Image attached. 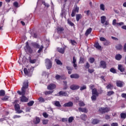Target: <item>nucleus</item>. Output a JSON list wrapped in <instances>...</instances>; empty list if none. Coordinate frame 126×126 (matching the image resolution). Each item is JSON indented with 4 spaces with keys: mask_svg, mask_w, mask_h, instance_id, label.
<instances>
[{
    "mask_svg": "<svg viewBox=\"0 0 126 126\" xmlns=\"http://www.w3.org/2000/svg\"><path fill=\"white\" fill-rule=\"evenodd\" d=\"M120 117L122 120H125V119L126 118V113H121Z\"/></svg>",
    "mask_w": 126,
    "mask_h": 126,
    "instance_id": "nucleus-25",
    "label": "nucleus"
},
{
    "mask_svg": "<svg viewBox=\"0 0 126 126\" xmlns=\"http://www.w3.org/2000/svg\"><path fill=\"white\" fill-rule=\"evenodd\" d=\"M118 69L120 70L121 72H124V71H125V67L122 64L118 65Z\"/></svg>",
    "mask_w": 126,
    "mask_h": 126,
    "instance_id": "nucleus-19",
    "label": "nucleus"
},
{
    "mask_svg": "<svg viewBox=\"0 0 126 126\" xmlns=\"http://www.w3.org/2000/svg\"><path fill=\"white\" fill-rule=\"evenodd\" d=\"M32 47H34V48H36L37 49H39V50L37 51L38 54H40L41 52H43V49H44V46L41 45V46H40V45H39V44L36 42L32 43Z\"/></svg>",
    "mask_w": 126,
    "mask_h": 126,
    "instance_id": "nucleus-2",
    "label": "nucleus"
},
{
    "mask_svg": "<svg viewBox=\"0 0 126 126\" xmlns=\"http://www.w3.org/2000/svg\"><path fill=\"white\" fill-rule=\"evenodd\" d=\"M85 67L86 68H89V67H90V64H89V63L88 62H87L86 63V65H85Z\"/></svg>",
    "mask_w": 126,
    "mask_h": 126,
    "instance_id": "nucleus-50",
    "label": "nucleus"
},
{
    "mask_svg": "<svg viewBox=\"0 0 126 126\" xmlns=\"http://www.w3.org/2000/svg\"><path fill=\"white\" fill-rule=\"evenodd\" d=\"M114 92L113 91H110L107 92V96H111V95H113L114 94Z\"/></svg>",
    "mask_w": 126,
    "mask_h": 126,
    "instance_id": "nucleus-41",
    "label": "nucleus"
},
{
    "mask_svg": "<svg viewBox=\"0 0 126 126\" xmlns=\"http://www.w3.org/2000/svg\"><path fill=\"white\" fill-rule=\"evenodd\" d=\"M45 63H46V68H47V69H50V68L52 67V62H51V60H50V59H46Z\"/></svg>",
    "mask_w": 126,
    "mask_h": 126,
    "instance_id": "nucleus-4",
    "label": "nucleus"
},
{
    "mask_svg": "<svg viewBox=\"0 0 126 126\" xmlns=\"http://www.w3.org/2000/svg\"><path fill=\"white\" fill-rule=\"evenodd\" d=\"M82 17V16H81V14H77L76 15V19L77 21H79V19H81V18Z\"/></svg>",
    "mask_w": 126,
    "mask_h": 126,
    "instance_id": "nucleus-32",
    "label": "nucleus"
},
{
    "mask_svg": "<svg viewBox=\"0 0 126 126\" xmlns=\"http://www.w3.org/2000/svg\"><path fill=\"white\" fill-rule=\"evenodd\" d=\"M116 50H118V51H120V50H122L123 49V45L121 44H118L115 47Z\"/></svg>",
    "mask_w": 126,
    "mask_h": 126,
    "instance_id": "nucleus-23",
    "label": "nucleus"
},
{
    "mask_svg": "<svg viewBox=\"0 0 126 126\" xmlns=\"http://www.w3.org/2000/svg\"><path fill=\"white\" fill-rule=\"evenodd\" d=\"M13 5L15 7H17L18 6V3H17V2H14Z\"/></svg>",
    "mask_w": 126,
    "mask_h": 126,
    "instance_id": "nucleus-60",
    "label": "nucleus"
},
{
    "mask_svg": "<svg viewBox=\"0 0 126 126\" xmlns=\"http://www.w3.org/2000/svg\"><path fill=\"white\" fill-rule=\"evenodd\" d=\"M94 47L96 48V49H98V50H100L101 49V46L99 44V43L96 42L94 44Z\"/></svg>",
    "mask_w": 126,
    "mask_h": 126,
    "instance_id": "nucleus-28",
    "label": "nucleus"
},
{
    "mask_svg": "<svg viewBox=\"0 0 126 126\" xmlns=\"http://www.w3.org/2000/svg\"><path fill=\"white\" fill-rule=\"evenodd\" d=\"M100 8L101 10H103L104 11L105 10V5H104V4H101L100 5Z\"/></svg>",
    "mask_w": 126,
    "mask_h": 126,
    "instance_id": "nucleus-40",
    "label": "nucleus"
},
{
    "mask_svg": "<svg viewBox=\"0 0 126 126\" xmlns=\"http://www.w3.org/2000/svg\"><path fill=\"white\" fill-rule=\"evenodd\" d=\"M91 32H92V28H90L88 30H87V31L86 32V33H85L86 36H88V35L89 34H90V33H91Z\"/></svg>",
    "mask_w": 126,
    "mask_h": 126,
    "instance_id": "nucleus-20",
    "label": "nucleus"
},
{
    "mask_svg": "<svg viewBox=\"0 0 126 126\" xmlns=\"http://www.w3.org/2000/svg\"><path fill=\"white\" fill-rule=\"evenodd\" d=\"M24 71L25 75H27L28 76H30V75H29L30 73L29 72L27 68H25L24 69Z\"/></svg>",
    "mask_w": 126,
    "mask_h": 126,
    "instance_id": "nucleus-24",
    "label": "nucleus"
},
{
    "mask_svg": "<svg viewBox=\"0 0 126 126\" xmlns=\"http://www.w3.org/2000/svg\"><path fill=\"white\" fill-rule=\"evenodd\" d=\"M124 52H126V43L123 46Z\"/></svg>",
    "mask_w": 126,
    "mask_h": 126,
    "instance_id": "nucleus-59",
    "label": "nucleus"
},
{
    "mask_svg": "<svg viewBox=\"0 0 126 126\" xmlns=\"http://www.w3.org/2000/svg\"><path fill=\"white\" fill-rule=\"evenodd\" d=\"M106 88L107 89H110V90H112V89H113V86H112V85L111 84H108L106 86Z\"/></svg>",
    "mask_w": 126,
    "mask_h": 126,
    "instance_id": "nucleus-45",
    "label": "nucleus"
},
{
    "mask_svg": "<svg viewBox=\"0 0 126 126\" xmlns=\"http://www.w3.org/2000/svg\"><path fill=\"white\" fill-rule=\"evenodd\" d=\"M92 95H96V96H99V93H98L96 88H94L92 90Z\"/></svg>",
    "mask_w": 126,
    "mask_h": 126,
    "instance_id": "nucleus-18",
    "label": "nucleus"
},
{
    "mask_svg": "<svg viewBox=\"0 0 126 126\" xmlns=\"http://www.w3.org/2000/svg\"><path fill=\"white\" fill-rule=\"evenodd\" d=\"M103 45L104 46H109V45H111V42L108 41V40H107V39L104 42H103Z\"/></svg>",
    "mask_w": 126,
    "mask_h": 126,
    "instance_id": "nucleus-31",
    "label": "nucleus"
},
{
    "mask_svg": "<svg viewBox=\"0 0 126 126\" xmlns=\"http://www.w3.org/2000/svg\"><path fill=\"white\" fill-rule=\"evenodd\" d=\"M34 104V101L32 100L30 101L29 103H28V106H29V107H31L32 106H33Z\"/></svg>",
    "mask_w": 126,
    "mask_h": 126,
    "instance_id": "nucleus-43",
    "label": "nucleus"
},
{
    "mask_svg": "<svg viewBox=\"0 0 126 126\" xmlns=\"http://www.w3.org/2000/svg\"><path fill=\"white\" fill-rule=\"evenodd\" d=\"M78 110L79 112H82V113H88V110H87V109L86 108H82V107H79L78 108Z\"/></svg>",
    "mask_w": 126,
    "mask_h": 126,
    "instance_id": "nucleus-13",
    "label": "nucleus"
},
{
    "mask_svg": "<svg viewBox=\"0 0 126 126\" xmlns=\"http://www.w3.org/2000/svg\"><path fill=\"white\" fill-rule=\"evenodd\" d=\"M70 89L72 90H76V89H79V86L76 85H72L70 86Z\"/></svg>",
    "mask_w": 126,
    "mask_h": 126,
    "instance_id": "nucleus-17",
    "label": "nucleus"
},
{
    "mask_svg": "<svg viewBox=\"0 0 126 126\" xmlns=\"http://www.w3.org/2000/svg\"><path fill=\"white\" fill-rule=\"evenodd\" d=\"M42 4H43L45 7H50V4H48L47 3H46L45 1H42Z\"/></svg>",
    "mask_w": 126,
    "mask_h": 126,
    "instance_id": "nucleus-38",
    "label": "nucleus"
},
{
    "mask_svg": "<svg viewBox=\"0 0 126 126\" xmlns=\"http://www.w3.org/2000/svg\"><path fill=\"white\" fill-rule=\"evenodd\" d=\"M40 118L39 117H36L33 120V124L35 125H38V124L40 123Z\"/></svg>",
    "mask_w": 126,
    "mask_h": 126,
    "instance_id": "nucleus-15",
    "label": "nucleus"
},
{
    "mask_svg": "<svg viewBox=\"0 0 126 126\" xmlns=\"http://www.w3.org/2000/svg\"><path fill=\"white\" fill-rule=\"evenodd\" d=\"M73 117H70L68 119V123H72V121H73Z\"/></svg>",
    "mask_w": 126,
    "mask_h": 126,
    "instance_id": "nucleus-48",
    "label": "nucleus"
},
{
    "mask_svg": "<svg viewBox=\"0 0 126 126\" xmlns=\"http://www.w3.org/2000/svg\"><path fill=\"white\" fill-rule=\"evenodd\" d=\"M29 62L31 63H36V59L32 60L31 58L29 59Z\"/></svg>",
    "mask_w": 126,
    "mask_h": 126,
    "instance_id": "nucleus-44",
    "label": "nucleus"
},
{
    "mask_svg": "<svg viewBox=\"0 0 126 126\" xmlns=\"http://www.w3.org/2000/svg\"><path fill=\"white\" fill-rule=\"evenodd\" d=\"M57 51L59 53H61V54H64V51H65V48L63 47V48H58Z\"/></svg>",
    "mask_w": 126,
    "mask_h": 126,
    "instance_id": "nucleus-14",
    "label": "nucleus"
},
{
    "mask_svg": "<svg viewBox=\"0 0 126 126\" xmlns=\"http://www.w3.org/2000/svg\"><path fill=\"white\" fill-rule=\"evenodd\" d=\"M43 116L44 117V118H47L48 117V115L46 113H43Z\"/></svg>",
    "mask_w": 126,
    "mask_h": 126,
    "instance_id": "nucleus-64",
    "label": "nucleus"
},
{
    "mask_svg": "<svg viewBox=\"0 0 126 126\" xmlns=\"http://www.w3.org/2000/svg\"><path fill=\"white\" fill-rule=\"evenodd\" d=\"M118 124L117 123H113L111 124V126H118Z\"/></svg>",
    "mask_w": 126,
    "mask_h": 126,
    "instance_id": "nucleus-61",
    "label": "nucleus"
},
{
    "mask_svg": "<svg viewBox=\"0 0 126 126\" xmlns=\"http://www.w3.org/2000/svg\"><path fill=\"white\" fill-rule=\"evenodd\" d=\"M79 11V7H77V6H76L74 7V9L72 10L71 16L72 17H74V16H75V14L78 13Z\"/></svg>",
    "mask_w": 126,
    "mask_h": 126,
    "instance_id": "nucleus-6",
    "label": "nucleus"
},
{
    "mask_svg": "<svg viewBox=\"0 0 126 126\" xmlns=\"http://www.w3.org/2000/svg\"><path fill=\"white\" fill-rule=\"evenodd\" d=\"M110 71L113 73H116V69H115L114 68H111L110 69Z\"/></svg>",
    "mask_w": 126,
    "mask_h": 126,
    "instance_id": "nucleus-55",
    "label": "nucleus"
},
{
    "mask_svg": "<svg viewBox=\"0 0 126 126\" xmlns=\"http://www.w3.org/2000/svg\"><path fill=\"white\" fill-rule=\"evenodd\" d=\"M79 106H80V107H84L85 106V104L83 101H81L79 102Z\"/></svg>",
    "mask_w": 126,
    "mask_h": 126,
    "instance_id": "nucleus-39",
    "label": "nucleus"
},
{
    "mask_svg": "<svg viewBox=\"0 0 126 126\" xmlns=\"http://www.w3.org/2000/svg\"><path fill=\"white\" fill-rule=\"evenodd\" d=\"M93 95L91 97L92 101H96L97 99V97H98V95H96V94H92Z\"/></svg>",
    "mask_w": 126,
    "mask_h": 126,
    "instance_id": "nucleus-30",
    "label": "nucleus"
},
{
    "mask_svg": "<svg viewBox=\"0 0 126 126\" xmlns=\"http://www.w3.org/2000/svg\"><path fill=\"white\" fill-rule=\"evenodd\" d=\"M107 39H106V38H105L103 37H101L100 38V41H101L102 42H105V41H106Z\"/></svg>",
    "mask_w": 126,
    "mask_h": 126,
    "instance_id": "nucleus-53",
    "label": "nucleus"
},
{
    "mask_svg": "<svg viewBox=\"0 0 126 126\" xmlns=\"http://www.w3.org/2000/svg\"><path fill=\"white\" fill-rule=\"evenodd\" d=\"M55 88H56V85L54 84H50L47 87V89H48V90H53V89H55Z\"/></svg>",
    "mask_w": 126,
    "mask_h": 126,
    "instance_id": "nucleus-11",
    "label": "nucleus"
},
{
    "mask_svg": "<svg viewBox=\"0 0 126 126\" xmlns=\"http://www.w3.org/2000/svg\"><path fill=\"white\" fill-rule=\"evenodd\" d=\"M69 92H63V91H60L59 92V94L60 96H65V97H68Z\"/></svg>",
    "mask_w": 126,
    "mask_h": 126,
    "instance_id": "nucleus-9",
    "label": "nucleus"
},
{
    "mask_svg": "<svg viewBox=\"0 0 126 126\" xmlns=\"http://www.w3.org/2000/svg\"><path fill=\"white\" fill-rule=\"evenodd\" d=\"M53 92H51V91H46L44 93V94H45V95H48L49 94H52V93Z\"/></svg>",
    "mask_w": 126,
    "mask_h": 126,
    "instance_id": "nucleus-57",
    "label": "nucleus"
},
{
    "mask_svg": "<svg viewBox=\"0 0 126 126\" xmlns=\"http://www.w3.org/2000/svg\"><path fill=\"white\" fill-rule=\"evenodd\" d=\"M64 30V29H63V27H59L57 28L58 33H62V32H63V31Z\"/></svg>",
    "mask_w": 126,
    "mask_h": 126,
    "instance_id": "nucleus-26",
    "label": "nucleus"
},
{
    "mask_svg": "<svg viewBox=\"0 0 126 126\" xmlns=\"http://www.w3.org/2000/svg\"><path fill=\"white\" fill-rule=\"evenodd\" d=\"M5 95V91L4 90H0V96H4Z\"/></svg>",
    "mask_w": 126,
    "mask_h": 126,
    "instance_id": "nucleus-37",
    "label": "nucleus"
},
{
    "mask_svg": "<svg viewBox=\"0 0 126 126\" xmlns=\"http://www.w3.org/2000/svg\"><path fill=\"white\" fill-rule=\"evenodd\" d=\"M107 19V18H106V16H103L101 17V22L102 23V24H104V23H105V22H106V20Z\"/></svg>",
    "mask_w": 126,
    "mask_h": 126,
    "instance_id": "nucleus-22",
    "label": "nucleus"
},
{
    "mask_svg": "<svg viewBox=\"0 0 126 126\" xmlns=\"http://www.w3.org/2000/svg\"><path fill=\"white\" fill-rule=\"evenodd\" d=\"M8 99H9V96L5 95L4 97L1 98V100L2 101H8Z\"/></svg>",
    "mask_w": 126,
    "mask_h": 126,
    "instance_id": "nucleus-35",
    "label": "nucleus"
},
{
    "mask_svg": "<svg viewBox=\"0 0 126 126\" xmlns=\"http://www.w3.org/2000/svg\"><path fill=\"white\" fill-rule=\"evenodd\" d=\"M15 110L16 111L17 113L18 114H21L23 111L20 110V106H19V104H15Z\"/></svg>",
    "mask_w": 126,
    "mask_h": 126,
    "instance_id": "nucleus-7",
    "label": "nucleus"
},
{
    "mask_svg": "<svg viewBox=\"0 0 126 126\" xmlns=\"http://www.w3.org/2000/svg\"><path fill=\"white\" fill-rule=\"evenodd\" d=\"M20 117H21V116L19 115H15L13 116V119H17V118H19Z\"/></svg>",
    "mask_w": 126,
    "mask_h": 126,
    "instance_id": "nucleus-63",
    "label": "nucleus"
},
{
    "mask_svg": "<svg viewBox=\"0 0 126 126\" xmlns=\"http://www.w3.org/2000/svg\"><path fill=\"white\" fill-rule=\"evenodd\" d=\"M45 100L46 99H45V98L42 97H40L39 98H38V101L39 102H40V103H44Z\"/></svg>",
    "mask_w": 126,
    "mask_h": 126,
    "instance_id": "nucleus-34",
    "label": "nucleus"
},
{
    "mask_svg": "<svg viewBox=\"0 0 126 126\" xmlns=\"http://www.w3.org/2000/svg\"><path fill=\"white\" fill-rule=\"evenodd\" d=\"M61 77H62V76H60V75H58V74L56 75L55 76V78L57 80H59V79H60V78L61 79Z\"/></svg>",
    "mask_w": 126,
    "mask_h": 126,
    "instance_id": "nucleus-51",
    "label": "nucleus"
},
{
    "mask_svg": "<svg viewBox=\"0 0 126 126\" xmlns=\"http://www.w3.org/2000/svg\"><path fill=\"white\" fill-rule=\"evenodd\" d=\"M112 24L115 26V25H117L118 23H117V20L114 19L113 20Z\"/></svg>",
    "mask_w": 126,
    "mask_h": 126,
    "instance_id": "nucleus-47",
    "label": "nucleus"
},
{
    "mask_svg": "<svg viewBox=\"0 0 126 126\" xmlns=\"http://www.w3.org/2000/svg\"><path fill=\"white\" fill-rule=\"evenodd\" d=\"M110 111V108H102L100 107L98 109V112L100 114H104V113H108Z\"/></svg>",
    "mask_w": 126,
    "mask_h": 126,
    "instance_id": "nucleus-3",
    "label": "nucleus"
},
{
    "mask_svg": "<svg viewBox=\"0 0 126 126\" xmlns=\"http://www.w3.org/2000/svg\"><path fill=\"white\" fill-rule=\"evenodd\" d=\"M28 80H26L24 81L23 85V87L22 88V97H21V102H27L28 101V98L25 96V93L26 92V89L28 88Z\"/></svg>",
    "mask_w": 126,
    "mask_h": 126,
    "instance_id": "nucleus-1",
    "label": "nucleus"
},
{
    "mask_svg": "<svg viewBox=\"0 0 126 126\" xmlns=\"http://www.w3.org/2000/svg\"><path fill=\"white\" fill-rule=\"evenodd\" d=\"M88 72L90 73H93V72H94V69H88Z\"/></svg>",
    "mask_w": 126,
    "mask_h": 126,
    "instance_id": "nucleus-58",
    "label": "nucleus"
},
{
    "mask_svg": "<svg viewBox=\"0 0 126 126\" xmlns=\"http://www.w3.org/2000/svg\"><path fill=\"white\" fill-rule=\"evenodd\" d=\"M73 63H76V59H75V57H73Z\"/></svg>",
    "mask_w": 126,
    "mask_h": 126,
    "instance_id": "nucleus-62",
    "label": "nucleus"
},
{
    "mask_svg": "<svg viewBox=\"0 0 126 126\" xmlns=\"http://www.w3.org/2000/svg\"><path fill=\"white\" fill-rule=\"evenodd\" d=\"M68 23L71 26H73V25H74V24L72 22H71V21H70L69 20H68Z\"/></svg>",
    "mask_w": 126,
    "mask_h": 126,
    "instance_id": "nucleus-56",
    "label": "nucleus"
},
{
    "mask_svg": "<svg viewBox=\"0 0 126 126\" xmlns=\"http://www.w3.org/2000/svg\"><path fill=\"white\" fill-rule=\"evenodd\" d=\"M72 106H73V103L71 101L63 104V107H72Z\"/></svg>",
    "mask_w": 126,
    "mask_h": 126,
    "instance_id": "nucleus-16",
    "label": "nucleus"
},
{
    "mask_svg": "<svg viewBox=\"0 0 126 126\" xmlns=\"http://www.w3.org/2000/svg\"><path fill=\"white\" fill-rule=\"evenodd\" d=\"M79 63H84V59L80 58Z\"/></svg>",
    "mask_w": 126,
    "mask_h": 126,
    "instance_id": "nucleus-49",
    "label": "nucleus"
},
{
    "mask_svg": "<svg viewBox=\"0 0 126 126\" xmlns=\"http://www.w3.org/2000/svg\"><path fill=\"white\" fill-rule=\"evenodd\" d=\"M100 67L102 68H106L107 67V63H106V62L104 61H101L100 62Z\"/></svg>",
    "mask_w": 126,
    "mask_h": 126,
    "instance_id": "nucleus-8",
    "label": "nucleus"
},
{
    "mask_svg": "<svg viewBox=\"0 0 126 126\" xmlns=\"http://www.w3.org/2000/svg\"><path fill=\"white\" fill-rule=\"evenodd\" d=\"M71 43L73 46H74V45H75L76 44V42H75L74 40H70Z\"/></svg>",
    "mask_w": 126,
    "mask_h": 126,
    "instance_id": "nucleus-54",
    "label": "nucleus"
},
{
    "mask_svg": "<svg viewBox=\"0 0 126 126\" xmlns=\"http://www.w3.org/2000/svg\"><path fill=\"white\" fill-rule=\"evenodd\" d=\"M85 89H86V86L85 85L83 86L80 88L81 91H82V90H85Z\"/></svg>",
    "mask_w": 126,
    "mask_h": 126,
    "instance_id": "nucleus-52",
    "label": "nucleus"
},
{
    "mask_svg": "<svg viewBox=\"0 0 126 126\" xmlns=\"http://www.w3.org/2000/svg\"><path fill=\"white\" fill-rule=\"evenodd\" d=\"M53 104H54L55 106L56 107H59V108H61L62 107V105H61V103H60V101H54Z\"/></svg>",
    "mask_w": 126,
    "mask_h": 126,
    "instance_id": "nucleus-21",
    "label": "nucleus"
},
{
    "mask_svg": "<svg viewBox=\"0 0 126 126\" xmlns=\"http://www.w3.org/2000/svg\"><path fill=\"white\" fill-rule=\"evenodd\" d=\"M49 121L48 120H43L42 121L43 125H47Z\"/></svg>",
    "mask_w": 126,
    "mask_h": 126,
    "instance_id": "nucleus-46",
    "label": "nucleus"
},
{
    "mask_svg": "<svg viewBox=\"0 0 126 126\" xmlns=\"http://www.w3.org/2000/svg\"><path fill=\"white\" fill-rule=\"evenodd\" d=\"M122 55L121 54H117L115 56V59L117 61H120V60L122 59Z\"/></svg>",
    "mask_w": 126,
    "mask_h": 126,
    "instance_id": "nucleus-27",
    "label": "nucleus"
},
{
    "mask_svg": "<svg viewBox=\"0 0 126 126\" xmlns=\"http://www.w3.org/2000/svg\"><path fill=\"white\" fill-rule=\"evenodd\" d=\"M124 84H125V83L122 81H116V85L118 87H123Z\"/></svg>",
    "mask_w": 126,
    "mask_h": 126,
    "instance_id": "nucleus-10",
    "label": "nucleus"
},
{
    "mask_svg": "<svg viewBox=\"0 0 126 126\" xmlns=\"http://www.w3.org/2000/svg\"><path fill=\"white\" fill-rule=\"evenodd\" d=\"M70 77L71 78H75V79H78V78H79L80 77V76L78 74L75 73L70 75Z\"/></svg>",
    "mask_w": 126,
    "mask_h": 126,
    "instance_id": "nucleus-12",
    "label": "nucleus"
},
{
    "mask_svg": "<svg viewBox=\"0 0 126 126\" xmlns=\"http://www.w3.org/2000/svg\"><path fill=\"white\" fill-rule=\"evenodd\" d=\"M99 122L100 121H99L98 119H94L92 123L93 125H97V124H98Z\"/></svg>",
    "mask_w": 126,
    "mask_h": 126,
    "instance_id": "nucleus-29",
    "label": "nucleus"
},
{
    "mask_svg": "<svg viewBox=\"0 0 126 126\" xmlns=\"http://www.w3.org/2000/svg\"><path fill=\"white\" fill-rule=\"evenodd\" d=\"M81 119L83 120V121H86V119H87V116H86V115L83 114L81 115Z\"/></svg>",
    "mask_w": 126,
    "mask_h": 126,
    "instance_id": "nucleus-33",
    "label": "nucleus"
},
{
    "mask_svg": "<svg viewBox=\"0 0 126 126\" xmlns=\"http://www.w3.org/2000/svg\"><path fill=\"white\" fill-rule=\"evenodd\" d=\"M25 51H26V52H28L30 54H32V53L33 52L32 48H31V47L30 46H29V44L28 43V42H26Z\"/></svg>",
    "mask_w": 126,
    "mask_h": 126,
    "instance_id": "nucleus-5",
    "label": "nucleus"
},
{
    "mask_svg": "<svg viewBox=\"0 0 126 126\" xmlns=\"http://www.w3.org/2000/svg\"><path fill=\"white\" fill-rule=\"evenodd\" d=\"M89 62L91 63H93L94 62H95V59L94 58L91 57L89 59Z\"/></svg>",
    "mask_w": 126,
    "mask_h": 126,
    "instance_id": "nucleus-42",
    "label": "nucleus"
},
{
    "mask_svg": "<svg viewBox=\"0 0 126 126\" xmlns=\"http://www.w3.org/2000/svg\"><path fill=\"white\" fill-rule=\"evenodd\" d=\"M55 62L57 64H59L60 65H63V63L59 60L55 59Z\"/></svg>",
    "mask_w": 126,
    "mask_h": 126,
    "instance_id": "nucleus-36",
    "label": "nucleus"
}]
</instances>
